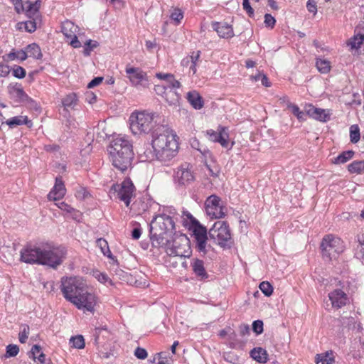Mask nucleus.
<instances>
[{"label": "nucleus", "instance_id": "nucleus-39", "mask_svg": "<svg viewBox=\"0 0 364 364\" xmlns=\"http://www.w3.org/2000/svg\"><path fill=\"white\" fill-rule=\"evenodd\" d=\"M31 353L33 360H37L38 364H43L45 363L46 355L41 351V348L38 345H34L31 348Z\"/></svg>", "mask_w": 364, "mask_h": 364}, {"label": "nucleus", "instance_id": "nucleus-30", "mask_svg": "<svg viewBox=\"0 0 364 364\" xmlns=\"http://www.w3.org/2000/svg\"><path fill=\"white\" fill-rule=\"evenodd\" d=\"M154 90L158 95H161L170 104L173 105L178 100L176 97H171V95L168 93L167 87L165 84H159L155 85Z\"/></svg>", "mask_w": 364, "mask_h": 364}, {"label": "nucleus", "instance_id": "nucleus-50", "mask_svg": "<svg viewBox=\"0 0 364 364\" xmlns=\"http://www.w3.org/2000/svg\"><path fill=\"white\" fill-rule=\"evenodd\" d=\"M350 141L353 144L357 143L360 138V129L357 124L351 125L350 127Z\"/></svg>", "mask_w": 364, "mask_h": 364}, {"label": "nucleus", "instance_id": "nucleus-62", "mask_svg": "<svg viewBox=\"0 0 364 364\" xmlns=\"http://www.w3.org/2000/svg\"><path fill=\"white\" fill-rule=\"evenodd\" d=\"M306 8L309 12L315 15L317 13V6L314 0H309L306 3Z\"/></svg>", "mask_w": 364, "mask_h": 364}, {"label": "nucleus", "instance_id": "nucleus-35", "mask_svg": "<svg viewBox=\"0 0 364 364\" xmlns=\"http://www.w3.org/2000/svg\"><path fill=\"white\" fill-rule=\"evenodd\" d=\"M335 357L332 350L326 351L323 353L316 354L315 362L318 364H331L334 362Z\"/></svg>", "mask_w": 364, "mask_h": 364}, {"label": "nucleus", "instance_id": "nucleus-34", "mask_svg": "<svg viewBox=\"0 0 364 364\" xmlns=\"http://www.w3.org/2000/svg\"><path fill=\"white\" fill-rule=\"evenodd\" d=\"M357 242L355 248V257L364 264V233L357 235Z\"/></svg>", "mask_w": 364, "mask_h": 364}, {"label": "nucleus", "instance_id": "nucleus-10", "mask_svg": "<svg viewBox=\"0 0 364 364\" xmlns=\"http://www.w3.org/2000/svg\"><path fill=\"white\" fill-rule=\"evenodd\" d=\"M173 183L178 188H186L195 181V176L188 164H183L173 171Z\"/></svg>", "mask_w": 364, "mask_h": 364}, {"label": "nucleus", "instance_id": "nucleus-45", "mask_svg": "<svg viewBox=\"0 0 364 364\" xmlns=\"http://www.w3.org/2000/svg\"><path fill=\"white\" fill-rule=\"evenodd\" d=\"M364 43V33H358L350 39L348 46L351 48H359L361 45Z\"/></svg>", "mask_w": 364, "mask_h": 364}, {"label": "nucleus", "instance_id": "nucleus-16", "mask_svg": "<svg viewBox=\"0 0 364 364\" xmlns=\"http://www.w3.org/2000/svg\"><path fill=\"white\" fill-rule=\"evenodd\" d=\"M78 31L79 27L70 21H65L62 23L61 32L74 48H79L82 46L77 36Z\"/></svg>", "mask_w": 364, "mask_h": 364}, {"label": "nucleus", "instance_id": "nucleus-1", "mask_svg": "<svg viewBox=\"0 0 364 364\" xmlns=\"http://www.w3.org/2000/svg\"><path fill=\"white\" fill-rule=\"evenodd\" d=\"M179 214L172 206L160 208L150 224V238L153 246L161 247L166 245L175 231V223Z\"/></svg>", "mask_w": 364, "mask_h": 364}, {"label": "nucleus", "instance_id": "nucleus-49", "mask_svg": "<svg viewBox=\"0 0 364 364\" xmlns=\"http://www.w3.org/2000/svg\"><path fill=\"white\" fill-rule=\"evenodd\" d=\"M70 343L75 348L82 349L85 348V340L83 336L80 335L71 337Z\"/></svg>", "mask_w": 364, "mask_h": 364}, {"label": "nucleus", "instance_id": "nucleus-20", "mask_svg": "<svg viewBox=\"0 0 364 364\" xmlns=\"http://www.w3.org/2000/svg\"><path fill=\"white\" fill-rule=\"evenodd\" d=\"M328 298L331 302L332 307L335 309H341L349 301L347 294L341 289H336L331 291L328 294Z\"/></svg>", "mask_w": 364, "mask_h": 364}, {"label": "nucleus", "instance_id": "nucleus-25", "mask_svg": "<svg viewBox=\"0 0 364 364\" xmlns=\"http://www.w3.org/2000/svg\"><path fill=\"white\" fill-rule=\"evenodd\" d=\"M40 1L31 2L27 1L23 4V11L30 19L37 20L40 16Z\"/></svg>", "mask_w": 364, "mask_h": 364}, {"label": "nucleus", "instance_id": "nucleus-51", "mask_svg": "<svg viewBox=\"0 0 364 364\" xmlns=\"http://www.w3.org/2000/svg\"><path fill=\"white\" fill-rule=\"evenodd\" d=\"M99 46L98 42L92 40H87L84 45L83 54L85 56H89L91 52Z\"/></svg>", "mask_w": 364, "mask_h": 364}, {"label": "nucleus", "instance_id": "nucleus-12", "mask_svg": "<svg viewBox=\"0 0 364 364\" xmlns=\"http://www.w3.org/2000/svg\"><path fill=\"white\" fill-rule=\"evenodd\" d=\"M126 74L131 84L136 87L146 88L149 85V80L146 72L139 68L127 66Z\"/></svg>", "mask_w": 364, "mask_h": 364}, {"label": "nucleus", "instance_id": "nucleus-18", "mask_svg": "<svg viewBox=\"0 0 364 364\" xmlns=\"http://www.w3.org/2000/svg\"><path fill=\"white\" fill-rule=\"evenodd\" d=\"M134 186L129 178L125 179L121 184V187L118 191V198L123 201L127 207H129L131 198L134 195Z\"/></svg>", "mask_w": 364, "mask_h": 364}, {"label": "nucleus", "instance_id": "nucleus-55", "mask_svg": "<svg viewBox=\"0 0 364 364\" xmlns=\"http://www.w3.org/2000/svg\"><path fill=\"white\" fill-rule=\"evenodd\" d=\"M19 352V348L17 345L9 344L6 346V358L14 357Z\"/></svg>", "mask_w": 364, "mask_h": 364}, {"label": "nucleus", "instance_id": "nucleus-11", "mask_svg": "<svg viewBox=\"0 0 364 364\" xmlns=\"http://www.w3.org/2000/svg\"><path fill=\"white\" fill-rule=\"evenodd\" d=\"M73 299L72 304L79 310H82L83 312H94L97 298L94 294L89 292L87 288L82 291L76 298Z\"/></svg>", "mask_w": 364, "mask_h": 364}, {"label": "nucleus", "instance_id": "nucleus-24", "mask_svg": "<svg viewBox=\"0 0 364 364\" xmlns=\"http://www.w3.org/2000/svg\"><path fill=\"white\" fill-rule=\"evenodd\" d=\"M139 159L141 161H159L164 164H167L165 160L160 157L156 149L147 148L138 151Z\"/></svg>", "mask_w": 364, "mask_h": 364}, {"label": "nucleus", "instance_id": "nucleus-29", "mask_svg": "<svg viewBox=\"0 0 364 364\" xmlns=\"http://www.w3.org/2000/svg\"><path fill=\"white\" fill-rule=\"evenodd\" d=\"M250 356L259 363H266L268 361V353L261 347L254 348L250 353Z\"/></svg>", "mask_w": 364, "mask_h": 364}, {"label": "nucleus", "instance_id": "nucleus-48", "mask_svg": "<svg viewBox=\"0 0 364 364\" xmlns=\"http://www.w3.org/2000/svg\"><path fill=\"white\" fill-rule=\"evenodd\" d=\"M77 98L75 94L68 95L63 100V105L65 109L73 108L77 105Z\"/></svg>", "mask_w": 364, "mask_h": 364}, {"label": "nucleus", "instance_id": "nucleus-27", "mask_svg": "<svg viewBox=\"0 0 364 364\" xmlns=\"http://www.w3.org/2000/svg\"><path fill=\"white\" fill-rule=\"evenodd\" d=\"M306 112L309 117L320 122H327L330 119L328 112L324 109L310 106Z\"/></svg>", "mask_w": 364, "mask_h": 364}, {"label": "nucleus", "instance_id": "nucleus-36", "mask_svg": "<svg viewBox=\"0 0 364 364\" xmlns=\"http://www.w3.org/2000/svg\"><path fill=\"white\" fill-rule=\"evenodd\" d=\"M25 51L28 57H31L36 59H41L43 56L41 50L38 45L36 43H31L25 48Z\"/></svg>", "mask_w": 364, "mask_h": 364}, {"label": "nucleus", "instance_id": "nucleus-21", "mask_svg": "<svg viewBox=\"0 0 364 364\" xmlns=\"http://www.w3.org/2000/svg\"><path fill=\"white\" fill-rule=\"evenodd\" d=\"M65 193L66 188L62 178L56 177L54 186L48 194V199L53 201L59 200L64 197Z\"/></svg>", "mask_w": 364, "mask_h": 364}, {"label": "nucleus", "instance_id": "nucleus-38", "mask_svg": "<svg viewBox=\"0 0 364 364\" xmlns=\"http://www.w3.org/2000/svg\"><path fill=\"white\" fill-rule=\"evenodd\" d=\"M28 58V55L26 54V52L25 51V49L18 50H13L11 51L9 54H7V59L8 60H18L20 61H23L26 60Z\"/></svg>", "mask_w": 364, "mask_h": 364}, {"label": "nucleus", "instance_id": "nucleus-6", "mask_svg": "<svg viewBox=\"0 0 364 364\" xmlns=\"http://www.w3.org/2000/svg\"><path fill=\"white\" fill-rule=\"evenodd\" d=\"M66 254L63 247L42 246L41 264L56 269L63 262Z\"/></svg>", "mask_w": 364, "mask_h": 364}, {"label": "nucleus", "instance_id": "nucleus-59", "mask_svg": "<svg viewBox=\"0 0 364 364\" xmlns=\"http://www.w3.org/2000/svg\"><path fill=\"white\" fill-rule=\"evenodd\" d=\"M242 7L250 17L254 16V9L250 6L249 0H242Z\"/></svg>", "mask_w": 364, "mask_h": 364}, {"label": "nucleus", "instance_id": "nucleus-47", "mask_svg": "<svg viewBox=\"0 0 364 364\" xmlns=\"http://www.w3.org/2000/svg\"><path fill=\"white\" fill-rule=\"evenodd\" d=\"M340 322L341 323L342 326L345 328L348 327V328H357L358 331H360L362 329V327L360 326V323H355L354 321L353 317H343Z\"/></svg>", "mask_w": 364, "mask_h": 364}, {"label": "nucleus", "instance_id": "nucleus-43", "mask_svg": "<svg viewBox=\"0 0 364 364\" xmlns=\"http://www.w3.org/2000/svg\"><path fill=\"white\" fill-rule=\"evenodd\" d=\"M92 275L102 284H109L112 285V282L105 272H101L98 269H92L91 272Z\"/></svg>", "mask_w": 364, "mask_h": 364}, {"label": "nucleus", "instance_id": "nucleus-64", "mask_svg": "<svg viewBox=\"0 0 364 364\" xmlns=\"http://www.w3.org/2000/svg\"><path fill=\"white\" fill-rule=\"evenodd\" d=\"M103 80L102 77H97L92 80L87 85L88 88H93L100 85Z\"/></svg>", "mask_w": 364, "mask_h": 364}, {"label": "nucleus", "instance_id": "nucleus-8", "mask_svg": "<svg viewBox=\"0 0 364 364\" xmlns=\"http://www.w3.org/2000/svg\"><path fill=\"white\" fill-rule=\"evenodd\" d=\"M209 237L221 247L228 246L231 239L230 230L225 221H217L208 231Z\"/></svg>", "mask_w": 364, "mask_h": 364}, {"label": "nucleus", "instance_id": "nucleus-2", "mask_svg": "<svg viewBox=\"0 0 364 364\" xmlns=\"http://www.w3.org/2000/svg\"><path fill=\"white\" fill-rule=\"evenodd\" d=\"M112 165L122 172L131 166L134 157L133 146L129 137L118 135L114 137L109 146Z\"/></svg>", "mask_w": 364, "mask_h": 364}, {"label": "nucleus", "instance_id": "nucleus-4", "mask_svg": "<svg viewBox=\"0 0 364 364\" xmlns=\"http://www.w3.org/2000/svg\"><path fill=\"white\" fill-rule=\"evenodd\" d=\"M183 226L192 232V237L196 243V248L202 255L208 252V232L205 226L202 225L189 212L183 211L181 215Z\"/></svg>", "mask_w": 364, "mask_h": 364}, {"label": "nucleus", "instance_id": "nucleus-7", "mask_svg": "<svg viewBox=\"0 0 364 364\" xmlns=\"http://www.w3.org/2000/svg\"><path fill=\"white\" fill-rule=\"evenodd\" d=\"M86 284L84 279L80 277H63L61 279L60 289L65 299L73 302L82 291L86 289Z\"/></svg>", "mask_w": 364, "mask_h": 364}, {"label": "nucleus", "instance_id": "nucleus-17", "mask_svg": "<svg viewBox=\"0 0 364 364\" xmlns=\"http://www.w3.org/2000/svg\"><path fill=\"white\" fill-rule=\"evenodd\" d=\"M180 240L182 242L175 240L171 247H168L166 252L168 255L173 257H188L191 255V249L188 246V240L183 236Z\"/></svg>", "mask_w": 364, "mask_h": 364}, {"label": "nucleus", "instance_id": "nucleus-31", "mask_svg": "<svg viewBox=\"0 0 364 364\" xmlns=\"http://www.w3.org/2000/svg\"><path fill=\"white\" fill-rule=\"evenodd\" d=\"M6 124L11 128L23 124H26L28 127H31L33 125L32 122L28 119L27 116L22 115L16 116L7 119Z\"/></svg>", "mask_w": 364, "mask_h": 364}, {"label": "nucleus", "instance_id": "nucleus-9", "mask_svg": "<svg viewBox=\"0 0 364 364\" xmlns=\"http://www.w3.org/2000/svg\"><path fill=\"white\" fill-rule=\"evenodd\" d=\"M321 247L323 255L331 259L344 250L343 242L338 237L328 235L323 238Z\"/></svg>", "mask_w": 364, "mask_h": 364}, {"label": "nucleus", "instance_id": "nucleus-28", "mask_svg": "<svg viewBox=\"0 0 364 364\" xmlns=\"http://www.w3.org/2000/svg\"><path fill=\"white\" fill-rule=\"evenodd\" d=\"M186 98L188 102L196 109H200L204 105L202 97L196 90L188 92Z\"/></svg>", "mask_w": 364, "mask_h": 364}, {"label": "nucleus", "instance_id": "nucleus-22", "mask_svg": "<svg viewBox=\"0 0 364 364\" xmlns=\"http://www.w3.org/2000/svg\"><path fill=\"white\" fill-rule=\"evenodd\" d=\"M212 28L215 31L218 35L223 38H231L234 36L233 28L231 25L225 22H214L212 23Z\"/></svg>", "mask_w": 364, "mask_h": 364}, {"label": "nucleus", "instance_id": "nucleus-60", "mask_svg": "<svg viewBox=\"0 0 364 364\" xmlns=\"http://www.w3.org/2000/svg\"><path fill=\"white\" fill-rule=\"evenodd\" d=\"M134 355L141 360H144L147 357V352L144 348L137 347L134 351Z\"/></svg>", "mask_w": 364, "mask_h": 364}, {"label": "nucleus", "instance_id": "nucleus-13", "mask_svg": "<svg viewBox=\"0 0 364 364\" xmlns=\"http://www.w3.org/2000/svg\"><path fill=\"white\" fill-rule=\"evenodd\" d=\"M205 133L210 141L219 143L223 148L231 149L234 145V142L229 143L228 129L225 127L220 125L216 131L208 129Z\"/></svg>", "mask_w": 364, "mask_h": 364}, {"label": "nucleus", "instance_id": "nucleus-61", "mask_svg": "<svg viewBox=\"0 0 364 364\" xmlns=\"http://www.w3.org/2000/svg\"><path fill=\"white\" fill-rule=\"evenodd\" d=\"M10 1L14 6L15 11L18 14L23 11V3L22 0H10Z\"/></svg>", "mask_w": 364, "mask_h": 364}, {"label": "nucleus", "instance_id": "nucleus-52", "mask_svg": "<svg viewBox=\"0 0 364 364\" xmlns=\"http://www.w3.org/2000/svg\"><path fill=\"white\" fill-rule=\"evenodd\" d=\"M29 333H30L29 326L26 324L22 325L21 331L18 333L19 342L21 343H26Z\"/></svg>", "mask_w": 364, "mask_h": 364}, {"label": "nucleus", "instance_id": "nucleus-19", "mask_svg": "<svg viewBox=\"0 0 364 364\" xmlns=\"http://www.w3.org/2000/svg\"><path fill=\"white\" fill-rule=\"evenodd\" d=\"M156 77L164 82L163 84L166 85L168 93L171 95V97H176L177 99H178L177 92L173 90L179 88L181 87V83L179 81L175 79V77L173 74L158 73L156 74Z\"/></svg>", "mask_w": 364, "mask_h": 364}, {"label": "nucleus", "instance_id": "nucleus-58", "mask_svg": "<svg viewBox=\"0 0 364 364\" xmlns=\"http://www.w3.org/2000/svg\"><path fill=\"white\" fill-rule=\"evenodd\" d=\"M265 26L267 28H273L276 23V20L274 17H273L271 14H266L264 15V21Z\"/></svg>", "mask_w": 364, "mask_h": 364}, {"label": "nucleus", "instance_id": "nucleus-37", "mask_svg": "<svg viewBox=\"0 0 364 364\" xmlns=\"http://www.w3.org/2000/svg\"><path fill=\"white\" fill-rule=\"evenodd\" d=\"M183 17L184 14L181 9L178 7H173L171 9L170 18L176 26L181 24Z\"/></svg>", "mask_w": 364, "mask_h": 364}, {"label": "nucleus", "instance_id": "nucleus-15", "mask_svg": "<svg viewBox=\"0 0 364 364\" xmlns=\"http://www.w3.org/2000/svg\"><path fill=\"white\" fill-rule=\"evenodd\" d=\"M205 211L212 218H223L225 216L224 208L220 205V198L215 196H209L205 203Z\"/></svg>", "mask_w": 364, "mask_h": 364}, {"label": "nucleus", "instance_id": "nucleus-23", "mask_svg": "<svg viewBox=\"0 0 364 364\" xmlns=\"http://www.w3.org/2000/svg\"><path fill=\"white\" fill-rule=\"evenodd\" d=\"M9 92L11 95L17 97L21 100H28L31 102L32 104H35V109H38L39 107H37V104L33 101L31 98H30L26 92L23 91V89L21 84L15 83L10 84L8 87Z\"/></svg>", "mask_w": 364, "mask_h": 364}, {"label": "nucleus", "instance_id": "nucleus-14", "mask_svg": "<svg viewBox=\"0 0 364 364\" xmlns=\"http://www.w3.org/2000/svg\"><path fill=\"white\" fill-rule=\"evenodd\" d=\"M42 246L28 245L20 252L21 260L27 264H41Z\"/></svg>", "mask_w": 364, "mask_h": 364}, {"label": "nucleus", "instance_id": "nucleus-44", "mask_svg": "<svg viewBox=\"0 0 364 364\" xmlns=\"http://www.w3.org/2000/svg\"><path fill=\"white\" fill-rule=\"evenodd\" d=\"M316 66L318 70L323 74L328 73L331 70L330 62L326 59L317 58L316 61Z\"/></svg>", "mask_w": 364, "mask_h": 364}, {"label": "nucleus", "instance_id": "nucleus-41", "mask_svg": "<svg viewBox=\"0 0 364 364\" xmlns=\"http://www.w3.org/2000/svg\"><path fill=\"white\" fill-rule=\"evenodd\" d=\"M36 20L30 19L25 22H20L17 23V28L22 30L23 28L28 32L33 33L36 30Z\"/></svg>", "mask_w": 364, "mask_h": 364}, {"label": "nucleus", "instance_id": "nucleus-46", "mask_svg": "<svg viewBox=\"0 0 364 364\" xmlns=\"http://www.w3.org/2000/svg\"><path fill=\"white\" fill-rule=\"evenodd\" d=\"M96 243L97 247L100 248L102 253L105 256L109 258H112V255L109 248L108 242H107V240H105L103 238H99L97 240Z\"/></svg>", "mask_w": 364, "mask_h": 364}, {"label": "nucleus", "instance_id": "nucleus-53", "mask_svg": "<svg viewBox=\"0 0 364 364\" xmlns=\"http://www.w3.org/2000/svg\"><path fill=\"white\" fill-rule=\"evenodd\" d=\"M259 287L266 296H269L273 293V287L269 282H261Z\"/></svg>", "mask_w": 364, "mask_h": 364}, {"label": "nucleus", "instance_id": "nucleus-42", "mask_svg": "<svg viewBox=\"0 0 364 364\" xmlns=\"http://www.w3.org/2000/svg\"><path fill=\"white\" fill-rule=\"evenodd\" d=\"M348 170L350 173L360 174L364 172V162L363 161H354L348 166Z\"/></svg>", "mask_w": 364, "mask_h": 364}, {"label": "nucleus", "instance_id": "nucleus-26", "mask_svg": "<svg viewBox=\"0 0 364 364\" xmlns=\"http://www.w3.org/2000/svg\"><path fill=\"white\" fill-rule=\"evenodd\" d=\"M152 201L147 197L143 196L136 199L132 205V209L137 214H142L149 210Z\"/></svg>", "mask_w": 364, "mask_h": 364}, {"label": "nucleus", "instance_id": "nucleus-33", "mask_svg": "<svg viewBox=\"0 0 364 364\" xmlns=\"http://www.w3.org/2000/svg\"><path fill=\"white\" fill-rule=\"evenodd\" d=\"M191 267L195 274L200 277V279H204L208 278V274L204 267L203 261L196 259L191 263Z\"/></svg>", "mask_w": 364, "mask_h": 364}, {"label": "nucleus", "instance_id": "nucleus-56", "mask_svg": "<svg viewBox=\"0 0 364 364\" xmlns=\"http://www.w3.org/2000/svg\"><path fill=\"white\" fill-rule=\"evenodd\" d=\"M13 75L18 79H22L26 76V70L19 65H14L12 68Z\"/></svg>", "mask_w": 364, "mask_h": 364}, {"label": "nucleus", "instance_id": "nucleus-40", "mask_svg": "<svg viewBox=\"0 0 364 364\" xmlns=\"http://www.w3.org/2000/svg\"><path fill=\"white\" fill-rule=\"evenodd\" d=\"M354 156V151L348 150L343 151L337 157L334 158L333 163L335 164H345Z\"/></svg>", "mask_w": 364, "mask_h": 364}, {"label": "nucleus", "instance_id": "nucleus-57", "mask_svg": "<svg viewBox=\"0 0 364 364\" xmlns=\"http://www.w3.org/2000/svg\"><path fill=\"white\" fill-rule=\"evenodd\" d=\"M252 330L257 334L259 335L263 332V322L261 320H256L252 323Z\"/></svg>", "mask_w": 364, "mask_h": 364}, {"label": "nucleus", "instance_id": "nucleus-3", "mask_svg": "<svg viewBox=\"0 0 364 364\" xmlns=\"http://www.w3.org/2000/svg\"><path fill=\"white\" fill-rule=\"evenodd\" d=\"M151 146L152 149L157 150L160 157L168 164L178 152L177 136L169 129L159 127L152 133Z\"/></svg>", "mask_w": 364, "mask_h": 364}, {"label": "nucleus", "instance_id": "nucleus-5", "mask_svg": "<svg viewBox=\"0 0 364 364\" xmlns=\"http://www.w3.org/2000/svg\"><path fill=\"white\" fill-rule=\"evenodd\" d=\"M158 115L146 111L134 112L129 117V127L134 134L149 132L156 125Z\"/></svg>", "mask_w": 364, "mask_h": 364}, {"label": "nucleus", "instance_id": "nucleus-54", "mask_svg": "<svg viewBox=\"0 0 364 364\" xmlns=\"http://www.w3.org/2000/svg\"><path fill=\"white\" fill-rule=\"evenodd\" d=\"M200 51L193 52L192 54L189 56H187L186 58H183L181 61V65L183 66H190L192 60H198L200 58Z\"/></svg>", "mask_w": 364, "mask_h": 364}, {"label": "nucleus", "instance_id": "nucleus-63", "mask_svg": "<svg viewBox=\"0 0 364 364\" xmlns=\"http://www.w3.org/2000/svg\"><path fill=\"white\" fill-rule=\"evenodd\" d=\"M287 107L295 116L301 111L296 105L290 102L289 100L287 102Z\"/></svg>", "mask_w": 364, "mask_h": 364}, {"label": "nucleus", "instance_id": "nucleus-32", "mask_svg": "<svg viewBox=\"0 0 364 364\" xmlns=\"http://www.w3.org/2000/svg\"><path fill=\"white\" fill-rule=\"evenodd\" d=\"M55 205L63 210L65 213V215L67 217H70L74 220H77L80 216V213L78 210H75L65 202L56 203Z\"/></svg>", "mask_w": 364, "mask_h": 364}]
</instances>
